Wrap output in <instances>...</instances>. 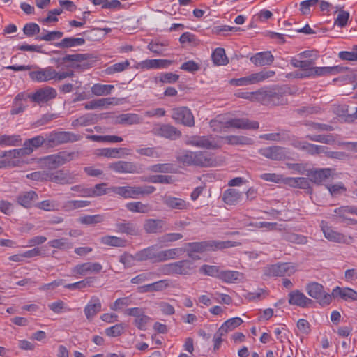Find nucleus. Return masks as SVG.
<instances>
[{
    "label": "nucleus",
    "instance_id": "1",
    "mask_svg": "<svg viewBox=\"0 0 357 357\" xmlns=\"http://www.w3.org/2000/svg\"><path fill=\"white\" fill-rule=\"evenodd\" d=\"M237 245L236 242L231 241H216L209 240L199 242L187 243L185 244V250L195 253H203L205 252H213L225 248H231Z\"/></svg>",
    "mask_w": 357,
    "mask_h": 357
},
{
    "label": "nucleus",
    "instance_id": "2",
    "mask_svg": "<svg viewBox=\"0 0 357 357\" xmlns=\"http://www.w3.org/2000/svg\"><path fill=\"white\" fill-rule=\"evenodd\" d=\"M257 96V102L265 105H281L287 102V100L279 89H261L258 90Z\"/></svg>",
    "mask_w": 357,
    "mask_h": 357
},
{
    "label": "nucleus",
    "instance_id": "3",
    "mask_svg": "<svg viewBox=\"0 0 357 357\" xmlns=\"http://www.w3.org/2000/svg\"><path fill=\"white\" fill-rule=\"evenodd\" d=\"M47 147H54L62 144L73 143L82 139L80 135L69 131H54L47 136Z\"/></svg>",
    "mask_w": 357,
    "mask_h": 357
},
{
    "label": "nucleus",
    "instance_id": "4",
    "mask_svg": "<svg viewBox=\"0 0 357 357\" xmlns=\"http://www.w3.org/2000/svg\"><path fill=\"white\" fill-rule=\"evenodd\" d=\"M193 269V264L190 260H181L165 264L161 266L160 271L163 275H188Z\"/></svg>",
    "mask_w": 357,
    "mask_h": 357
},
{
    "label": "nucleus",
    "instance_id": "5",
    "mask_svg": "<svg viewBox=\"0 0 357 357\" xmlns=\"http://www.w3.org/2000/svg\"><path fill=\"white\" fill-rule=\"evenodd\" d=\"M296 271V266L292 263H278L264 268V275L268 277L291 276Z\"/></svg>",
    "mask_w": 357,
    "mask_h": 357
},
{
    "label": "nucleus",
    "instance_id": "6",
    "mask_svg": "<svg viewBox=\"0 0 357 357\" xmlns=\"http://www.w3.org/2000/svg\"><path fill=\"white\" fill-rule=\"evenodd\" d=\"M307 294L317 300L322 306L328 305L332 301V295L324 291V287L318 282H310L305 287Z\"/></svg>",
    "mask_w": 357,
    "mask_h": 357
},
{
    "label": "nucleus",
    "instance_id": "7",
    "mask_svg": "<svg viewBox=\"0 0 357 357\" xmlns=\"http://www.w3.org/2000/svg\"><path fill=\"white\" fill-rule=\"evenodd\" d=\"M320 226L324 237L329 241L346 245H350L354 241L352 236H347L342 233L335 231L331 227L328 226L325 221H321Z\"/></svg>",
    "mask_w": 357,
    "mask_h": 357
},
{
    "label": "nucleus",
    "instance_id": "8",
    "mask_svg": "<svg viewBox=\"0 0 357 357\" xmlns=\"http://www.w3.org/2000/svg\"><path fill=\"white\" fill-rule=\"evenodd\" d=\"M185 143L187 145L206 149H217L220 147L218 142L212 136H191Z\"/></svg>",
    "mask_w": 357,
    "mask_h": 357
},
{
    "label": "nucleus",
    "instance_id": "9",
    "mask_svg": "<svg viewBox=\"0 0 357 357\" xmlns=\"http://www.w3.org/2000/svg\"><path fill=\"white\" fill-rule=\"evenodd\" d=\"M172 118L177 123L192 127L195 125L194 116L191 111L186 107H176L172 109Z\"/></svg>",
    "mask_w": 357,
    "mask_h": 357
},
{
    "label": "nucleus",
    "instance_id": "10",
    "mask_svg": "<svg viewBox=\"0 0 357 357\" xmlns=\"http://www.w3.org/2000/svg\"><path fill=\"white\" fill-rule=\"evenodd\" d=\"M74 153L66 151L50 155L44 158L45 164L49 169H56L73 159Z\"/></svg>",
    "mask_w": 357,
    "mask_h": 357
},
{
    "label": "nucleus",
    "instance_id": "11",
    "mask_svg": "<svg viewBox=\"0 0 357 357\" xmlns=\"http://www.w3.org/2000/svg\"><path fill=\"white\" fill-rule=\"evenodd\" d=\"M153 132L170 140H176L181 136V132L170 124H160L153 129Z\"/></svg>",
    "mask_w": 357,
    "mask_h": 357
},
{
    "label": "nucleus",
    "instance_id": "12",
    "mask_svg": "<svg viewBox=\"0 0 357 357\" xmlns=\"http://www.w3.org/2000/svg\"><path fill=\"white\" fill-rule=\"evenodd\" d=\"M56 91L50 86H45L37 90L35 93L28 94L29 98L38 104L45 103L56 97Z\"/></svg>",
    "mask_w": 357,
    "mask_h": 357
},
{
    "label": "nucleus",
    "instance_id": "13",
    "mask_svg": "<svg viewBox=\"0 0 357 357\" xmlns=\"http://www.w3.org/2000/svg\"><path fill=\"white\" fill-rule=\"evenodd\" d=\"M259 153L265 158L273 160H283L287 157L288 154L285 148L279 146L260 149Z\"/></svg>",
    "mask_w": 357,
    "mask_h": 357
},
{
    "label": "nucleus",
    "instance_id": "14",
    "mask_svg": "<svg viewBox=\"0 0 357 357\" xmlns=\"http://www.w3.org/2000/svg\"><path fill=\"white\" fill-rule=\"evenodd\" d=\"M102 269V266L98 262H85L77 264L72 269L73 273L82 276L91 273H99Z\"/></svg>",
    "mask_w": 357,
    "mask_h": 357
},
{
    "label": "nucleus",
    "instance_id": "15",
    "mask_svg": "<svg viewBox=\"0 0 357 357\" xmlns=\"http://www.w3.org/2000/svg\"><path fill=\"white\" fill-rule=\"evenodd\" d=\"M108 168L118 174H135L137 172V167L135 163L130 161L119 160L111 162Z\"/></svg>",
    "mask_w": 357,
    "mask_h": 357
},
{
    "label": "nucleus",
    "instance_id": "16",
    "mask_svg": "<svg viewBox=\"0 0 357 357\" xmlns=\"http://www.w3.org/2000/svg\"><path fill=\"white\" fill-rule=\"evenodd\" d=\"M143 228L147 234L162 233L168 229L166 221L162 219H146Z\"/></svg>",
    "mask_w": 357,
    "mask_h": 357
},
{
    "label": "nucleus",
    "instance_id": "17",
    "mask_svg": "<svg viewBox=\"0 0 357 357\" xmlns=\"http://www.w3.org/2000/svg\"><path fill=\"white\" fill-rule=\"evenodd\" d=\"M30 78L35 82H45L55 79L56 70L52 67L40 68L29 73Z\"/></svg>",
    "mask_w": 357,
    "mask_h": 357
},
{
    "label": "nucleus",
    "instance_id": "18",
    "mask_svg": "<svg viewBox=\"0 0 357 357\" xmlns=\"http://www.w3.org/2000/svg\"><path fill=\"white\" fill-rule=\"evenodd\" d=\"M227 125L229 128H234L243 130H257L259 123L256 121H250L247 118H233L227 120Z\"/></svg>",
    "mask_w": 357,
    "mask_h": 357
},
{
    "label": "nucleus",
    "instance_id": "19",
    "mask_svg": "<svg viewBox=\"0 0 357 357\" xmlns=\"http://www.w3.org/2000/svg\"><path fill=\"white\" fill-rule=\"evenodd\" d=\"M288 303L292 305H296L301 307H306L312 304L313 301L307 298L303 292L299 290H294L288 294Z\"/></svg>",
    "mask_w": 357,
    "mask_h": 357
},
{
    "label": "nucleus",
    "instance_id": "20",
    "mask_svg": "<svg viewBox=\"0 0 357 357\" xmlns=\"http://www.w3.org/2000/svg\"><path fill=\"white\" fill-rule=\"evenodd\" d=\"M102 310V303L96 296H91L84 308V312L88 321H91Z\"/></svg>",
    "mask_w": 357,
    "mask_h": 357
},
{
    "label": "nucleus",
    "instance_id": "21",
    "mask_svg": "<svg viewBox=\"0 0 357 357\" xmlns=\"http://www.w3.org/2000/svg\"><path fill=\"white\" fill-rule=\"evenodd\" d=\"M73 180V177L67 171L60 169L54 172H48L47 181L61 185H66L72 183Z\"/></svg>",
    "mask_w": 357,
    "mask_h": 357
},
{
    "label": "nucleus",
    "instance_id": "22",
    "mask_svg": "<svg viewBox=\"0 0 357 357\" xmlns=\"http://www.w3.org/2000/svg\"><path fill=\"white\" fill-rule=\"evenodd\" d=\"M163 204L172 210H185L188 208L189 204L184 199L175 197L171 195H165L162 197Z\"/></svg>",
    "mask_w": 357,
    "mask_h": 357
},
{
    "label": "nucleus",
    "instance_id": "23",
    "mask_svg": "<svg viewBox=\"0 0 357 357\" xmlns=\"http://www.w3.org/2000/svg\"><path fill=\"white\" fill-rule=\"evenodd\" d=\"M333 170L330 168H324L312 170L308 174L310 180L314 183L321 184L327 179L333 176Z\"/></svg>",
    "mask_w": 357,
    "mask_h": 357
},
{
    "label": "nucleus",
    "instance_id": "24",
    "mask_svg": "<svg viewBox=\"0 0 357 357\" xmlns=\"http://www.w3.org/2000/svg\"><path fill=\"white\" fill-rule=\"evenodd\" d=\"M116 231L130 236H137L139 234L137 224L126 220H122L115 224Z\"/></svg>",
    "mask_w": 357,
    "mask_h": 357
},
{
    "label": "nucleus",
    "instance_id": "25",
    "mask_svg": "<svg viewBox=\"0 0 357 357\" xmlns=\"http://www.w3.org/2000/svg\"><path fill=\"white\" fill-rule=\"evenodd\" d=\"M29 98L28 94L25 93H18L14 98L10 114L12 115H17L22 113L27 107V99Z\"/></svg>",
    "mask_w": 357,
    "mask_h": 357
},
{
    "label": "nucleus",
    "instance_id": "26",
    "mask_svg": "<svg viewBox=\"0 0 357 357\" xmlns=\"http://www.w3.org/2000/svg\"><path fill=\"white\" fill-rule=\"evenodd\" d=\"M135 257L137 261L152 260L153 263H158V252L156 251L155 246H149L138 251L135 253Z\"/></svg>",
    "mask_w": 357,
    "mask_h": 357
},
{
    "label": "nucleus",
    "instance_id": "27",
    "mask_svg": "<svg viewBox=\"0 0 357 357\" xmlns=\"http://www.w3.org/2000/svg\"><path fill=\"white\" fill-rule=\"evenodd\" d=\"M172 63L168 59H146L140 62L139 66L142 69H160L167 68Z\"/></svg>",
    "mask_w": 357,
    "mask_h": 357
},
{
    "label": "nucleus",
    "instance_id": "28",
    "mask_svg": "<svg viewBox=\"0 0 357 357\" xmlns=\"http://www.w3.org/2000/svg\"><path fill=\"white\" fill-rule=\"evenodd\" d=\"M262 78L261 75L253 73L246 77L231 79L229 80V84L236 86H248L260 82Z\"/></svg>",
    "mask_w": 357,
    "mask_h": 357
},
{
    "label": "nucleus",
    "instance_id": "29",
    "mask_svg": "<svg viewBox=\"0 0 357 357\" xmlns=\"http://www.w3.org/2000/svg\"><path fill=\"white\" fill-rule=\"evenodd\" d=\"M250 61L255 66H263L271 65L274 61V56L271 52H261L255 54L250 58Z\"/></svg>",
    "mask_w": 357,
    "mask_h": 357
},
{
    "label": "nucleus",
    "instance_id": "30",
    "mask_svg": "<svg viewBox=\"0 0 357 357\" xmlns=\"http://www.w3.org/2000/svg\"><path fill=\"white\" fill-rule=\"evenodd\" d=\"M332 296H340L344 301H357V291L349 287H336L332 291Z\"/></svg>",
    "mask_w": 357,
    "mask_h": 357
},
{
    "label": "nucleus",
    "instance_id": "31",
    "mask_svg": "<svg viewBox=\"0 0 357 357\" xmlns=\"http://www.w3.org/2000/svg\"><path fill=\"white\" fill-rule=\"evenodd\" d=\"M38 199V194L35 191L30 190L20 193L17 198V202L23 207L29 208Z\"/></svg>",
    "mask_w": 357,
    "mask_h": 357
},
{
    "label": "nucleus",
    "instance_id": "32",
    "mask_svg": "<svg viewBox=\"0 0 357 357\" xmlns=\"http://www.w3.org/2000/svg\"><path fill=\"white\" fill-rule=\"evenodd\" d=\"M195 165L199 167H214L216 165V160L206 152L196 151Z\"/></svg>",
    "mask_w": 357,
    "mask_h": 357
},
{
    "label": "nucleus",
    "instance_id": "33",
    "mask_svg": "<svg viewBox=\"0 0 357 357\" xmlns=\"http://www.w3.org/2000/svg\"><path fill=\"white\" fill-rule=\"evenodd\" d=\"M242 198V192L234 188L226 190L222 195V201L227 205H236Z\"/></svg>",
    "mask_w": 357,
    "mask_h": 357
},
{
    "label": "nucleus",
    "instance_id": "34",
    "mask_svg": "<svg viewBox=\"0 0 357 357\" xmlns=\"http://www.w3.org/2000/svg\"><path fill=\"white\" fill-rule=\"evenodd\" d=\"M43 144L47 146V137L45 138L41 135H38L31 139H29L26 140L23 144L24 148H27L29 150V152H27L28 155L31 154L33 151Z\"/></svg>",
    "mask_w": 357,
    "mask_h": 357
},
{
    "label": "nucleus",
    "instance_id": "35",
    "mask_svg": "<svg viewBox=\"0 0 357 357\" xmlns=\"http://www.w3.org/2000/svg\"><path fill=\"white\" fill-rule=\"evenodd\" d=\"M143 118L137 114L126 113L116 116V123L119 124L133 125L142 123Z\"/></svg>",
    "mask_w": 357,
    "mask_h": 357
},
{
    "label": "nucleus",
    "instance_id": "36",
    "mask_svg": "<svg viewBox=\"0 0 357 357\" xmlns=\"http://www.w3.org/2000/svg\"><path fill=\"white\" fill-rule=\"evenodd\" d=\"M182 252H184V250L181 248H170L165 250L158 252V262H164L167 260L174 259Z\"/></svg>",
    "mask_w": 357,
    "mask_h": 357
},
{
    "label": "nucleus",
    "instance_id": "37",
    "mask_svg": "<svg viewBox=\"0 0 357 357\" xmlns=\"http://www.w3.org/2000/svg\"><path fill=\"white\" fill-rule=\"evenodd\" d=\"M314 77L316 76H326L330 75H336L342 73L347 70L341 66H335L331 67H314Z\"/></svg>",
    "mask_w": 357,
    "mask_h": 357
},
{
    "label": "nucleus",
    "instance_id": "38",
    "mask_svg": "<svg viewBox=\"0 0 357 357\" xmlns=\"http://www.w3.org/2000/svg\"><path fill=\"white\" fill-rule=\"evenodd\" d=\"M220 138L225 140L229 145H252L254 143L251 138L245 136L227 135Z\"/></svg>",
    "mask_w": 357,
    "mask_h": 357
},
{
    "label": "nucleus",
    "instance_id": "39",
    "mask_svg": "<svg viewBox=\"0 0 357 357\" xmlns=\"http://www.w3.org/2000/svg\"><path fill=\"white\" fill-rule=\"evenodd\" d=\"M100 243L107 246L125 248L127 245L128 241L121 237L107 235L100 238Z\"/></svg>",
    "mask_w": 357,
    "mask_h": 357
},
{
    "label": "nucleus",
    "instance_id": "40",
    "mask_svg": "<svg viewBox=\"0 0 357 357\" xmlns=\"http://www.w3.org/2000/svg\"><path fill=\"white\" fill-rule=\"evenodd\" d=\"M85 43V39L83 38H65L59 43H55V46L59 48H68L82 45Z\"/></svg>",
    "mask_w": 357,
    "mask_h": 357
},
{
    "label": "nucleus",
    "instance_id": "41",
    "mask_svg": "<svg viewBox=\"0 0 357 357\" xmlns=\"http://www.w3.org/2000/svg\"><path fill=\"white\" fill-rule=\"evenodd\" d=\"M212 61L215 66H225L229 63L225 51L222 47L216 48L211 55Z\"/></svg>",
    "mask_w": 357,
    "mask_h": 357
},
{
    "label": "nucleus",
    "instance_id": "42",
    "mask_svg": "<svg viewBox=\"0 0 357 357\" xmlns=\"http://www.w3.org/2000/svg\"><path fill=\"white\" fill-rule=\"evenodd\" d=\"M90 204L91 202L87 200H69L63 203L62 208L63 211L69 212L78 208L87 207Z\"/></svg>",
    "mask_w": 357,
    "mask_h": 357
},
{
    "label": "nucleus",
    "instance_id": "43",
    "mask_svg": "<svg viewBox=\"0 0 357 357\" xmlns=\"http://www.w3.org/2000/svg\"><path fill=\"white\" fill-rule=\"evenodd\" d=\"M242 273L236 271H221L219 279L226 283H233L241 279Z\"/></svg>",
    "mask_w": 357,
    "mask_h": 357
},
{
    "label": "nucleus",
    "instance_id": "44",
    "mask_svg": "<svg viewBox=\"0 0 357 357\" xmlns=\"http://www.w3.org/2000/svg\"><path fill=\"white\" fill-rule=\"evenodd\" d=\"M114 86L110 84H94L91 88V93L97 96H107L111 93Z\"/></svg>",
    "mask_w": 357,
    "mask_h": 357
},
{
    "label": "nucleus",
    "instance_id": "45",
    "mask_svg": "<svg viewBox=\"0 0 357 357\" xmlns=\"http://www.w3.org/2000/svg\"><path fill=\"white\" fill-rule=\"evenodd\" d=\"M126 207L128 211L132 213H147L151 210L149 204H143L141 202L127 203Z\"/></svg>",
    "mask_w": 357,
    "mask_h": 357
},
{
    "label": "nucleus",
    "instance_id": "46",
    "mask_svg": "<svg viewBox=\"0 0 357 357\" xmlns=\"http://www.w3.org/2000/svg\"><path fill=\"white\" fill-rule=\"evenodd\" d=\"M242 323L243 320L240 317H234L225 321L218 329L226 335L229 331L234 330Z\"/></svg>",
    "mask_w": 357,
    "mask_h": 357
},
{
    "label": "nucleus",
    "instance_id": "47",
    "mask_svg": "<svg viewBox=\"0 0 357 357\" xmlns=\"http://www.w3.org/2000/svg\"><path fill=\"white\" fill-rule=\"evenodd\" d=\"M354 206H343L334 210L336 218L340 222H344L347 218L348 214L354 215Z\"/></svg>",
    "mask_w": 357,
    "mask_h": 357
},
{
    "label": "nucleus",
    "instance_id": "48",
    "mask_svg": "<svg viewBox=\"0 0 357 357\" xmlns=\"http://www.w3.org/2000/svg\"><path fill=\"white\" fill-rule=\"evenodd\" d=\"M298 147L312 155L322 153L326 149L323 146L312 144L307 142H300Z\"/></svg>",
    "mask_w": 357,
    "mask_h": 357
},
{
    "label": "nucleus",
    "instance_id": "49",
    "mask_svg": "<svg viewBox=\"0 0 357 357\" xmlns=\"http://www.w3.org/2000/svg\"><path fill=\"white\" fill-rule=\"evenodd\" d=\"M210 127L214 132H222L229 128L227 120L225 121L222 116H218L209 123Z\"/></svg>",
    "mask_w": 357,
    "mask_h": 357
},
{
    "label": "nucleus",
    "instance_id": "50",
    "mask_svg": "<svg viewBox=\"0 0 357 357\" xmlns=\"http://www.w3.org/2000/svg\"><path fill=\"white\" fill-rule=\"evenodd\" d=\"M149 170L155 173H174L176 167L171 163L155 164L150 166Z\"/></svg>",
    "mask_w": 357,
    "mask_h": 357
},
{
    "label": "nucleus",
    "instance_id": "51",
    "mask_svg": "<svg viewBox=\"0 0 357 357\" xmlns=\"http://www.w3.org/2000/svg\"><path fill=\"white\" fill-rule=\"evenodd\" d=\"M94 280H95V278L89 277V278H85L83 280H81V281H79V282H77L75 283L65 284L64 287L68 289H70V290L82 289L91 287L92 283L94 282Z\"/></svg>",
    "mask_w": 357,
    "mask_h": 357
},
{
    "label": "nucleus",
    "instance_id": "52",
    "mask_svg": "<svg viewBox=\"0 0 357 357\" xmlns=\"http://www.w3.org/2000/svg\"><path fill=\"white\" fill-rule=\"evenodd\" d=\"M21 141V137L18 135L0 136V146H18Z\"/></svg>",
    "mask_w": 357,
    "mask_h": 357
},
{
    "label": "nucleus",
    "instance_id": "53",
    "mask_svg": "<svg viewBox=\"0 0 357 357\" xmlns=\"http://www.w3.org/2000/svg\"><path fill=\"white\" fill-rule=\"evenodd\" d=\"M44 32L45 33L37 36L36 39L38 40L53 41L61 38L63 35V32L59 31H47L44 30Z\"/></svg>",
    "mask_w": 357,
    "mask_h": 357
},
{
    "label": "nucleus",
    "instance_id": "54",
    "mask_svg": "<svg viewBox=\"0 0 357 357\" xmlns=\"http://www.w3.org/2000/svg\"><path fill=\"white\" fill-rule=\"evenodd\" d=\"M306 138L311 141L321 142L326 144H333L335 143V139L332 135H307Z\"/></svg>",
    "mask_w": 357,
    "mask_h": 357
},
{
    "label": "nucleus",
    "instance_id": "55",
    "mask_svg": "<svg viewBox=\"0 0 357 357\" xmlns=\"http://www.w3.org/2000/svg\"><path fill=\"white\" fill-rule=\"evenodd\" d=\"M112 192L123 197L124 199H132V186H112L110 188Z\"/></svg>",
    "mask_w": 357,
    "mask_h": 357
},
{
    "label": "nucleus",
    "instance_id": "56",
    "mask_svg": "<svg viewBox=\"0 0 357 357\" xmlns=\"http://www.w3.org/2000/svg\"><path fill=\"white\" fill-rule=\"evenodd\" d=\"M105 220L104 216L100 214L93 215H84L83 217L79 218V222L81 224L84 225H95L97 223H100L103 222Z\"/></svg>",
    "mask_w": 357,
    "mask_h": 357
},
{
    "label": "nucleus",
    "instance_id": "57",
    "mask_svg": "<svg viewBox=\"0 0 357 357\" xmlns=\"http://www.w3.org/2000/svg\"><path fill=\"white\" fill-rule=\"evenodd\" d=\"M195 158L196 152L185 151L178 157V160L187 165H195Z\"/></svg>",
    "mask_w": 357,
    "mask_h": 357
},
{
    "label": "nucleus",
    "instance_id": "58",
    "mask_svg": "<svg viewBox=\"0 0 357 357\" xmlns=\"http://www.w3.org/2000/svg\"><path fill=\"white\" fill-rule=\"evenodd\" d=\"M200 272L206 275L217 278L219 279L221 270H220L218 266L204 264L201 266Z\"/></svg>",
    "mask_w": 357,
    "mask_h": 357
},
{
    "label": "nucleus",
    "instance_id": "59",
    "mask_svg": "<svg viewBox=\"0 0 357 357\" xmlns=\"http://www.w3.org/2000/svg\"><path fill=\"white\" fill-rule=\"evenodd\" d=\"M130 66V62L126 60L123 62H119L112 65L106 69V73L108 75H112L116 73H120L127 69Z\"/></svg>",
    "mask_w": 357,
    "mask_h": 357
},
{
    "label": "nucleus",
    "instance_id": "60",
    "mask_svg": "<svg viewBox=\"0 0 357 357\" xmlns=\"http://www.w3.org/2000/svg\"><path fill=\"white\" fill-rule=\"evenodd\" d=\"M309 178L305 177L290 178L289 184L295 188L307 189L310 187Z\"/></svg>",
    "mask_w": 357,
    "mask_h": 357
},
{
    "label": "nucleus",
    "instance_id": "61",
    "mask_svg": "<svg viewBox=\"0 0 357 357\" xmlns=\"http://www.w3.org/2000/svg\"><path fill=\"white\" fill-rule=\"evenodd\" d=\"M326 188L332 197H337L347 191V188L342 182L333 185H328Z\"/></svg>",
    "mask_w": 357,
    "mask_h": 357
},
{
    "label": "nucleus",
    "instance_id": "62",
    "mask_svg": "<svg viewBox=\"0 0 357 357\" xmlns=\"http://www.w3.org/2000/svg\"><path fill=\"white\" fill-rule=\"evenodd\" d=\"M132 301L130 297H123L118 298L110 305V309L114 311H118L131 305Z\"/></svg>",
    "mask_w": 357,
    "mask_h": 357
},
{
    "label": "nucleus",
    "instance_id": "63",
    "mask_svg": "<svg viewBox=\"0 0 357 357\" xmlns=\"http://www.w3.org/2000/svg\"><path fill=\"white\" fill-rule=\"evenodd\" d=\"M48 245L52 248L61 250L69 249L73 247L68 239L65 238L51 240L48 242Z\"/></svg>",
    "mask_w": 357,
    "mask_h": 357
},
{
    "label": "nucleus",
    "instance_id": "64",
    "mask_svg": "<svg viewBox=\"0 0 357 357\" xmlns=\"http://www.w3.org/2000/svg\"><path fill=\"white\" fill-rule=\"evenodd\" d=\"M283 238L289 242L297 244H305L307 243V238L305 236L294 233H285Z\"/></svg>",
    "mask_w": 357,
    "mask_h": 357
}]
</instances>
